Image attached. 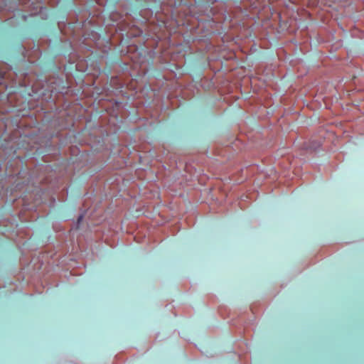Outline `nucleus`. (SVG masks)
Here are the masks:
<instances>
[{
    "label": "nucleus",
    "instance_id": "obj_1",
    "mask_svg": "<svg viewBox=\"0 0 364 364\" xmlns=\"http://www.w3.org/2000/svg\"><path fill=\"white\" fill-rule=\"evenodd\" d=\"M83 218V215H80L78 218H77V223L79 224L80 223V221L82 220Z\"/></svg>",
    "mask_w": 364,
    "mask_h": 364
}]
</instances>
